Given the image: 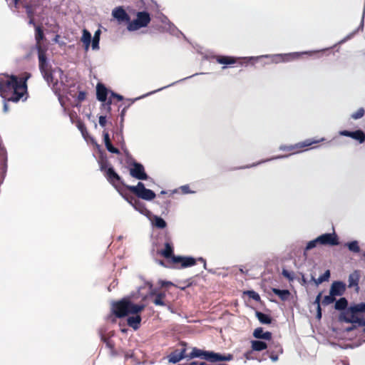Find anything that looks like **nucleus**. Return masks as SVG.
Segmentation results:
<instances>
[{
    "instance_id": "f257e3e1",
    "label": "nucleus",
    "mask_w": 365,
    "mask_h": 365,
    "mask_svg": "<svg viewBox=\"0 0 365 365\" xmlns=\"http://www.w3.org/2000/svg\"><path fill=\"white\" fill-rule=\"evenodd\" d=\"M30 74L18 78L16 76L0 79V96L4 99V112L9 110L7 102H18L27 93L26 81Z\"/></svg>"
},
{
    "instance_id": "f03ea898",
    "label": "nucleus",
    "mask_w": 365,
    "mask_h": 365,
    "mask_svg": "<svg viewBox=\"0 0 365 365\" xmlns=\"http://www.w3.org/2000/svg\"><path fill=\"white\" fill-rule=\"evenodd\" d=\"M347 304L348 302L344 297L340 298L335 303L336 309L343 310L339 317V321L353 324V327L346 329L347 331L361 327L365 333V303L355 304L346 309Z\"/></svg>"
},
{
    "instance_id": "7ed1b4c3",
    "label": "nucleus",
    "mask_w": 365,
    "mask_h": 365,
    "mask_svg": "<svg viewBox=\"0 0 365 365\" xmlns=\"http://www.w3.org/2000/svg\"><path fill=\"white\" fill-rule=\"evenodd\" d=\"M38 61L40 71L49 86L57 94L61 92L62 86L65 85L64 79L66 78L59 67H52L47 61L44 51L39 48Z\"/></svg>"
},
{
    "instance_id": "20e7f679",
    "label": "nucleus",
    "mask_w": 365,
    "mask_h": 365,
    "mask_svg": "<svg viewBox=\"0 0 365 365\" xmlns=\"http://www.w3.org/2000/svg\"><path fill=\"white\" fill-rule=\"evenodd\" d=\"M145 307V304H135L125 298L112 304L113 312L119 318L134 314L127 319L128 325L134 330H137L140 327L141 317L138 313L143 311Z\"/></svg>"
},
{
    "instance_id": "39448f33",
    "label": "nucleus",
    "mask_w": 365,
    "mask_h": 365,
    "mask_svg": "<svg viewBox=\"0 0 365 365\" xmlns=\"http://www.w3.org/2000/svg\"><path fill=\"white\" fill-rule=\"evenodd\" d=\"M106 177L108 182L115 188L118 187V184L123 185L139 198L150 201L155 197V193L153 190L145 188V185L141 182H138L135 186L124 185L120 177L115 172L112 167L108 168L106 170Z\"/></svg>"
},
{
    "instance_id": "423d86ee",
    "label": "nucleus",
    "mask_w": 365,
    "mask_h": 365,
    "mask_svg": "<svg viewBox=\"0 0 365 365\" xmlns=\"http://www.w3.org/2000/svg\"><path fill=\"white\" fill-rule=\"evenodd\" d=\"M191 358H200L212 363L217 361H230L233 359L230 354L223 355L210 351H203L197 348H193L190 354Z\"/></svg>"
},
{
    "instance_id": "0eeeda50",
    "label": "nucleus",
    "mask_w": 365,
    "mask_h": 365,
    "mask_svg": "<svg viewBox=\"0 0 365 365\" xmlns=\"http://www.w3.org/2000/svg\"><path fill=\"white\" fill-rule=\"evenodd\" d=\"M151 18L147 11H138L135 14V19L133 21L130 20L127 25V29L129 31H135L142 28L148 26L150 22Z\"/></svg>"
},
{
    "instance_id": "6e6552de",
    "label": "nucleus",
    "mask_w": 365,
    "mask_h": 365,
    "mask_svg": "<svg viewBox=\"0 0 365 365\" xmlns=\"http://www.w3.org/2000/svg\"><path fill=\"white\" fill-rule=\"evenodd\" d=\"M149 287L148 297H152L153 303L156 306L165 307L168 305V301L166 299V294L164 292H158L157 289L153 288L150 282H148Z\"/></svg>"
},
{
    "instance_id": "1a4fd4ad",
    "label": "nucleus",
    "mask_w": 365,
    "mask_h": 365,
    "mask_svg": "<svg viewBox=\"0 0 365 365\" xmlns=\"http://www.w3.org/2000/svg\"><path fill=\"white\" fill-rule=\"evenodd\" d=\"M315 51H305V52H294L289 53H279V54H273L272 56V63H285L289 62L294 60V58H298L302 54H309L314 53Z\"/></svg>"
},
{
    "instance_id": "9d476101",
    "label": "nucleus",
    "mask_w": 365,
    "mask_h": 365,
    "mask_svg": "<svg viewBox=\"0 0 365 365\" xmlns=\"http://www.w3.org/2000/svg\"><path fill=\"white\" fill-rule=\"evenodd\" d=\"M130 175L138 180H143L148 178L143 165L139 163L133 162L129 168Z\"/></svg>"
},
{
    "instance_id": "9b49d317",
    "label": "nucleus",
    "mask_w": 365,
    "mask_h": 365,
    "mask_svg": "<svg viewBox=\"0 0 365 365\" xmlns=\"http://www.w3.org/2000/svg\"><path fill=\"white\" fill-rule=\"evenodd\" d=\"M324 140V138H321L319 140H311L308 139L304 142L299 143H297V144L292 145H280L279 149L280 150H283V151H294L295 149H301V148L309 146L314 143L322 142Z\"/></svg>"
},
{
    "instance_id": "f8f14e48",
    "label": "nucleus",
    "mask_w": 365,
    "mask_h": 365,
    "mask_svg": "<svg viewBox=\"0 0 365 365\" xmlns=\"http://www.w3.org/2000/svg\"><path fill=\"white\" fill-rule=\"evenodd\" d=\"M320 245L334 246L339 245L337 235L335 232L325 233L317 237Z\"/></svg>"
},
{
    "instance_id": "ddd939ff",
    "label": "nucleus",
    "mask_w": 365,
    "mask_h": 365,
    "mask_svg": "<svg viewBox=\"0 0 365 365\" xmlns=\"http://www.w3.org/2000/svg\"><path fill=\"white\" fill-rule=\"evenodd\" d=\"M160 21L163 24L162 26L161 31H167L173 35H177L180 33V31L175 27L174 24H173L170 20L165 16L164 14H160L158 17Z\"/></svg>"
},
{
    "instance_id": "4468645a",
    "label": "nucleus",
    "mask_w": 365,
    "mask_h": 365,
    "mask_svg": "<svg viewBox=\"0 0 365 365\" xmlns=\"http://www.w3.org/2000/svg\"><path fill=\"white\" fill-rule=\"evenodd\" d=\"M173 262L175 264L180 263L181 268L190 267L196 264V259L192 257L173 256Z\"/></svg>"
},
{
    "instance_id": "2eb2a0df",
    "label": "nucleus",
    "mask_w": 365,
    "mask_h": 365,
    "mask_svg": "<svg viewBox=\"0 0 365 365\" xmlns=\"http://www.w3.org/2000/svg\"><path fill=\"white\" fill-rule=\"evenodd\" d=\"M112 16L115 18L119 23L126 22L129 24L130 18L129 15L125 12V11L120 6L115 8L112 11Z\"/></svg>"
},
{
    "instance_id": "dca6fc26",
    "label": "nucleus",
    "mask_w": 365,
    "mask_h": 365,
    "mask_svg": "<svg viewBox=\"0 0 365 365\" xmlns=\"http://www.w3.org/2000/svg\"><path fill=\"white\" fill-rule=\"evenodd\" d=\"M346 289V284L340 281L334 282L330 288V294L336 296H341L344 294Z\"/></svg>"
},
{
    "instance_id": "f3484780",
    "label": "nucleus",
    "mask_w": 365,
    "mask_h": 365,
    "mask_svg": "<svg viewBox=\"0 0 365 365\" xmlns=\"http://www.w3.org/2000/svg\"><path fill=\"white\" fill-rule=\"evenodd\" d=\"M96 96L99 101L105 102L107 99V89L102 84H98L96 87Z\"/></svg>"
},
{
    "instance_id": "a211bd4d",
    "label": "nucleus",
    "mask_w": 365,
    "mask_h": 365,
    "mask_svg": "<svg viewBox=\"0 0 365 365\" xmlns=\"http://www.w3.org/2000/svg\"><path fill=\"white\" fill-rule=\"evenodd\" d=\"M253 336L257 339L269 340L272 338V333L269 331L264 332L262 327H259L255 329Z\"/></svg>"
},
{
    "instance_id": "6ab92c4d",
    "label": "nucleus",
    "mask_w": 365,
    "mask_h": 365,
    "mask_svg": "<svg viewBox=\"0 0 365 365\" xmlns=\"http://www.w3.org/2000/svg\"><path fill=\"white\" fill-rule=\"evenodd\" d=\"M359 281V274L357 271H355L349 276V287H356V290L359 289L358 284Z\"/></svg>"
},
{
    "instance_id": "aec40b11",
    "label": "nucleus",
    "mask_w": 365,
    "mask_h": 365,
    "mask_svg": "<svg viewBox=\"0 0 365 365\" xmlns=\"http://www.w3.org/2000/svg\"><path fill=\"white\" fill-rule=\"evenodd\" d=\"M160 254L165 258L173 257V246L171 242H166L165 243V248L160 251Z\"/></svg>"
},
{
    "instance_id": "412c9836",
    "label": "nucleus",
    "mask_w": 365,
    "mask_h": 365,
    "mask_svg": "<svg viewBox=\"0 0 365 365\" xmlns=\"http://www.w3.org/2000/svg\"><path fill=\"white\" fill-rule=\"evenodd\" d=\"M150 221L153 226L159 229H163L167 225L166 222L162 217L157 215H153Z\"/></svg>"
},
{
    "instance_id": "4be33fe9",
    "label": "nucleus",
    "mask_w": 365,
    "mask_h": 365,
    "mask_svg": "<svg viewBox=\"0 0 365 365\" xmlns=\"http://www.w3.org/2000/svg\"><path fill=\"white\" fill-rule=\"evenodd\" d=\"M101 31L100 29H98L94 33L93 37H91V47L94 51H98L100 48L99 42H100V36Z\"/></svg>"
},
{
    "instance_id": "5701e85b",
    "label": "nucleus",
    "mask_w": 365,
    "mask_h": 365,
    "mask_svg": "<svg viewBox=\"0 0 365 365\" xmlns=\"http://www.w3.org/2000/svg\"><path fill=\"white\" fill-rule=\"evenodd\" d=\"M196 75H198V73H195V74H194V75H192V76H188V77H187V78H182V79H181V80L178 81V82L182 81H184V80H186L187 78H191V77H192V76H196ZM176 83H178V81L174 82V83H171V84H170V85H168V86H164V87H163V88H159V89H157V90H155V91H153L149 92V93H146V94H145V95H143V96H142L138 97V98H135V100L132 101V103H133L135 101H137V100H139V99L143 98H145V97H146V96H150V95H152V94H153V93H156V92L160 91H162V90H163V89H165V88H168V87H170V86H173V85H175Z\"/></svg>"
},
{
    "instance_id": "b1692460",
    "label": "nucleus",
    "mask_w": 365,
    "mask_h": 365,
    "mask_svg": "<svg viewBox=\"0 0 365 365\" xmlns=\"http://www.w3.org/2000/svg\"><path fill=\"white\" fill-rule=\"evenodd\" d=\"M217 61L220 64L230 65L235 63L237 62V58L230 56H217Z\"/></svg>"
},
{
    "instance_id": "393cba45",
    "label": "nucleus",
    "mask_w": 365,
    "mask_h": 365,
    "mask_svg": "<svg viewBox=\"0 0 365 365\" xmlns=\"http://www.w3.org/2000/svg\"><path fill=\"white\" fill-rule=\"evenodd\" d=\"M44 37L43 30L41 29L40 26H36V33H35V39L37 43V48H38V53H39V47L42 51H43L40 46L41 41L43 40Z\"/></svg>"
},
{
    "instance_id": "a878e982",
    "label": "nucleus",
    "mask_w": 365,
    "mask_h": 365,
    "mask_svg": "<svg viewBox=\"0 0 365 365\" xmlns=\"http://www.w3.org/2000/svg\"><path fill=\"white\" fill-rule=\"evenodd\" d=\"M101 340L106 344V346L110 349V354L113 356H116L117 353L114 349V344L113 341L110 339L106 337V336H104L103 334H101Z\"/></svg>"
},
{
    "instance_id": "bb28decb",
    "label": "nucleus",
    "mask_w": 365,
    "mask_h": 365,
    "mask_svg": "<svg viewBox=\"0 0 365 365\" xmlns=\"http://www.w3.org/2000/svg\"><path fill=\"white\" fill-rule=\"evenodd\" d=\"M267 344L262 341H252V349L254 351H260L267 349Z\"/></svg>"
},
{
    "instance_id": "cd10ccee",
    "label": "nucleus",
    "mask_w": 365,
    "mask_h": 365,
    "mask_svg": "<svg viewBox=\"0 0 365 365\" xmlns=\"http://www.w3.org/2000/svg\"><path fill=\"white\" fill-rule=\"evenodd\" d=\"M256 316H257V318L258 319V320L262 324H269L272 322L270 317L266 314L262 313V312H257Z\"/></svg>"
},
{
    "instance_id": "c85d7f7f",
    "label": "nucleus",
    "mask_w": 365,
    "mask_h": 365,
    "mask_svg": "<svg viewBox=\"0 0 365 365\" xmlns=\"http://www.w3.org/2000/svg\"><path fill=\"white\" fill-rule=\"evenodd\" d=\"M127 107L124 108L120 113L121 120H120V129L118 133H116V137L118 138V140L120 141L121 143H123V120H124V115L126 112Z\"/></svg>"
},
{
    "instance_id": "c756f323",
    "label": "nucleus",
    "mask_w": 365,
    "mask_h": 365,
    "mask_svg": "<svg viewBox=\"0 0 365 365\" xmlns=\"http://www.w3.org/2000/svg\"><path fill=\"white\" fill-rule=\"evenodd\" d=\"M272 292L277 295L282 300H286L289 295V292L287 289H279L277 288H273Z\"/></svg>"
},
{
    "instance_id": "7c9ffc66",
    "label": "nucleus",
    "mask_w": 365,
    "mask_h": 365,
    "mask_svg": "<svg viewBox=\"0 0 365 365\" xmlns=\"http://www.w3.org/2000/svg\"><path fill=\"white\" fill-rule=\"evenodd\" d=\"M330 277V271L327 270L323 274L319 276V278L315 279L314 277H312V280L315 282L317 285L322 284V282L327 281Z\"/></svg>"
},
{
    "instance_id": "2f4dec72",
    "label": "nucleus",
    "mask_w": 365,
    "mask_h": 365,
    "mask_svg": "<svg viewBox=\"0 0 365 365\" xmlns=\"http://www.w3.org/2000/svg\"><path fill=\"white\" fill-rule=\"evenodd\" d=\"M351 138L358 140L360 143H362L365 140V134L362 130H357L356 131H353Z\"/></svg>"
},
{
    "instance_id": "473e14b6",
    "label": "nucleus",
    "mask_w": 365,
    "mask_h": 365,
    "mask_svg": "<svg viewBox=\"0 0 365 365\" xmlns=\"http://www.w3.org/2000/svg\"><path fill=\"white\" fill-rule=\"evenodd\" d=\"M346 247H348V249L353 252L358 253L360 252V247L359 246V242L356 240H354L350 242H347L345 245Z\"/></svg>"
},
{
    "instance_id": "72a5a7b5",
    "label": "nucleus",
    "mask_w": 365,
    "mask_h": 365,
    "mask_svg": "<svg viewBox=\"0 0 365 365\" xmlns=\"http://www.w3.org/2000/svg\"><path fill=\"white\" fill-rule=\"evenodd\" d=\"M81 41L83 43H91V33L86 29H84L82 31V36L81 38Z\"/></svg>"
},
{
    "instance_id": "f704fd0d",
    "label": "nucleus",
    "mask_w": 365,
    "mask_h": 365,
    "mask_svg": "<svg viewBox=\"0 0 365 365\" xmlns=\"http://www.w3.org/2000/svg\"><path fill=\"white\" fill-rule=\"evenodd\" d=\"M124 357L125 361H128V359H132L133 363L132 365L138 364L139 361L136 359H135L134 352L132 350H129L124 352Z\"/></svg>"
},
{
    "instance_id": "c9c22d12",
    "label": "nucleus",
    "mask_w": 365,
    "mask_h": 365,
    "mask_svg": "<svg viewBox=\"0 0 365 365\" xmlns=\"http://www.w3.org/2000/svg\"><path fill=\"white\" fill-rule=\"evenodd\" d=\"M0 155L2 157V163H1L2 168H3L4 171L5 172L6 170V167H7V164H6L7 158H6V150L2 148H0Z\"/></svg>"
},
{
    "instance_id": "e433bc0d",
    "label": "nucleus",
    "mask_w": 365,
    "mask_h": 365,
    "mask_svg": "<svg viewBox=\"0 0 365 365\" xmlns=\"http://www.w3.org/2000/svg\"><path fill=\"white\" fill-rule=\"evenodd\" d=\"M318 238L317 237L316 239L313 240H311L309 241L307 244V246L305 247V250H304V252L308 251V250H310L314 247H316L318 245H319V242L318 241Z\"/></svg>"
},
{
    "instance_id": "4c0bfd02",
    "label": "nucleus",
    "mask_w": 365,
    "mask_h": 365,
    "mask_svg": "<svg viewBox=\"0 0 365 365\" xmlns=\"http://www.w3.org/2000/svg\"><path fill=\"white\" fill-rule=\"evenodd\" d=\"M335 301V297L329 293V295L325 296L322 301L323 305H329Z\"/></svg>"
},
{
    "instance_id": "58836bf2",
    "label": "nucleus",
    "mask_w": 365,
    "mask_h": 365,
    "mask_svg": "<svg viewBox=\"0 0 365 365\" xmlns=\"http://www.w3.org/2000/svg\"><path fill=\"white\" fill-rule=\"evenodd\" d=\"M183 358L182 354H173L169 356V362L176 364Z\"/></svg>"
},
{
    "instance_id": "ea45409f",
    "label": "nucleus",
    "mask_w": 365,
    "mask_h": 365,
    "mask_svg": "<svg viewBox=\"0 0 365 365\" xmlns=\"http://www.w3.org/2000/svg\"><path fill=\"white\" fill-rule=\"evenodd\" d=\"M288 156H289V155H277V156H274V157H272V158H270L266 159V160H262V161L258 162V163H257L256 164H253V165H252L250 167L255 166V165H259V164H261V163H265V162H268V161H271V160H274L285 158H287Z\"/></svg>"
},
{
    "instance_id": "a19ab883",
    "label": "nucleus",
    "mask_w": 365,
    "mask_h": 365,
    "mask_svg": "<svg viewBox=\"0 0 365 365\" xmlns=\"http://www.w3.org/2000/svg\"><path fill=\"white\" fill-rule=\"evenodd\" d=\"M364 115V108H359L356 112L351 114V118L353 119L357 120L361 118H362Z\"/></svg>"
},
{
    "instance_id": "79ce46f5",
    "label": "nucleus",
    "mask_w": 365,
    "mask_h": 365,
    "mask_svg": "<svg viewBox=\"0 0 365 365\" xmlns=\"http://www.w3.org/2000/svg\"><path fill=\"white\" fill-rule=\"evenodd\" d=\"M102 106H101V110L103 112H106V113H109L111 110V108H110V105H111V101H108V102L105 101V102H102Z\"/></svg>"
},
{
    "instance_id": "37998d69",
    "label": "nucleus",
    "mask_w": 365,
    "mask_h": 365,
    "mask_svg": "<svg viewBox=\"0 0 365 365\" xmlns=\"http://www.w3.org/2000/svg\"><path fill=\"white\" fill-rule=\"evenodd\" d=\"M282 273V275L284 277H286L287 279H288L289 281H292L294 278V273L289 272L287 269H283Z\"/></svg>"
},
{
    "instance_id": "c03bdc74",
    "label": "nucleus",
    "mask_w": 365,
    "mask_h": 365,
    "mask_svg": "<svg viewBox=\"0 0 365 365\" xmlns=\"http://www.w3.org/2000/svg\"><path fill=\"white\" fill-rule=\"evenodd\" d=\"M247 294L250 298H252V299H254L257 302L259 301V299H260V297H259V294H257L255 291H248Z\"/></svg>"
},
{
    "instance_id": "a18cd8bd",
    "label": "nucleus",
    "mask_w": 365,
    "mask_h": 365,
    "mask_svg": "<svg viewBox=\"0 0 365 365\" xmlns=\"http://www.w3.org/2000/svg\"><path fill=\"white\" fill-rule=\"evenodd\" d=\"M106 149L111 153H115V154H119L120 152L118 150V149L114 148L113 146V145L110 143H108L106 145Z\"/></svg>"
},
{
    "instance_id": "49530a36",
    "label": "nucleus",
    "mask_w": 365,
    "mask_h": 365,
    "mask_svg": "<svg viewBox=\"0 0 365 365\" xmlns=\"http://www.w3.org/2000/svg\"><path fill=\"white\" fill-rule=\"evenodd\" d=\"M272 56H273V54H265V55H262V56H257V57L251 56V57H246L244 58L247 59V60H253V59H258V58H270L272 61Z\"/></svg>"
},
{
    "instance_id": "de8ad7c7",
    "label": "nucleus",
    "mask_w": 365,
    "mask_h": 365,
    "mask_svg": "<svg viewBox=\"0 0 365 365\" xmlns=\"http://www.w3.org/2000/svg\"><path fill=\"white\" fill-rule=\"evenodd\" d=\"M107 120H106V116L105 115H101L99 117V125L101 127H105L106 125Z\"/></svg>"
},
{
    "instance_id": "09e8293b",
    "label": "nucleus",
    "mask_w": 365,
    "mask_h": 365,
    "mask_svg": "<svg viewBox=\"0 0 365 365\" xmlns=\"http://www.w3.org/2000/svg\"><path fill=\"white\" fill-rule=\"evenodd\" d=\"M352 133H353V131H349V130L339 131L340 135L350 137V138H352Z\"/></svg>"
},
{
    "instance_id": "8fccbe9b",
    "label": "nucleus",
    "mask_w": 365,
    "mask_h": 365,
    "mask_svg": "<svg viewBox=\"0 0 365 365\" xmlns=\"http://www.w3.org/2000/svg\"><path fill=\"white\" fill-rule=\"evenodd\" d=\"M103 140H104V143H105V145L108 143H110V138H109V134L107 131H103Z\"/></svg>"
},
{
    "instance_id": "3c124183",
    "label": "nucleus",
    "mask_w": 365,
    "mask_h": 365,
    "mask_svg": "<svg viewBox=\"0 0 365 365\" xmlns=\"http://www.w3.org/2000/svg\"><path fill=\"white\" fill-rule=\"evenodd\" d=\"M321 297H322V293H319L316 299H315V301H314V304L317 305V309H319L320 307V300H321Z\"/></svg>"
},
{
    "instance_id": "603ef678",
    "label": "nucleus",
    "mask_w": 365,
    "mask_h": 365,
    "mask_svg": "<svg viewBox=\"0 0 365 365\" xmlns=\"http://www.w3.org/2000/svg\"><path fill=\"white\" fill-rule=\"evenodd\" d=\"M158 284L161 287H167V286H169V285H173V283L171 282L164 281V280H159Z\"/></svg>"
},
{
    "instance_id": "864d4df0",
    "label": "nucleus",
    "mask_w": 365,
    "mask_h": 365,
    "mask_svg": "<svg viewBox=\"0 0 365 365\" xmlns=\"http://www.w3.org/2000/svg\"><path fill=\"white\" fill-rule=\"evenodd\" d=\"M86 98V93L83 91H80L78 96V99L79 101H83Z\"/></svg>"
},
{
    "instance_id": "5fc2aeb1",
    "label": "nucleus",
    "mask_w": 365,
    "mask_h": 365,
    "mask_svg": "<svg viewBox=\"0 0 365 365\" xmlns=\"http://www.w3.org/2000/svg\"><path fill=\"white\" fill-rule=\"evenodd\" d=\"M181 190L183 192V193H190L191 192L189 186L188 185H183L181 187Z\"/></svg>"
},
{
    "instance_id": "6e6d98bb",
    "label": "nucleus",
    "mask_w": 365,
    "mask_h": 365,
    "mask_svg": "<svg viewBox=\"0 0 365 365\" xmlns=\"http://www.w3.org/2000/svg\"><path fill=\"white\" fill-rule=\"evenodd\" d=\"M251 354H252V351H247L246 353H245L244 356H245V358L247 360H250L252 359V356H251Z\"/></svg>"
},
{
    "instance_id": "4d7b16f0",
    "label": "nucleus",
    "mask_w": 365,
    "mask_h": 365,
    "mask_svg": "<svg viewBox=\"0 0 365 365\" xmlns=\"http://www.w3.org/2000/svg\"><path fill=\"white\" fill-rule=\"evenodd\" d=\"M112 96L116 98L118 101H122L123 99V97L121 95L115 93H112Z\"/></svg>"
},
{
    "instance_id": "13d9d810",
    "label": "nucleus",
    "mask_w": 365,
    "mask_h": 365,
    "mask_svg": "<svg viewBox=\"0 0 365 365\" xmlns=\"http://www.w3.org/2000/svg\"><path fill=\"white\" fill-rule=\"evenodd\" d=\"M106 162L101 161L100 162V168L101 170H104L106 169Z\"/></svg>"
},
{
    "instance_id": "bf43d9fd",
    "label": "nucleus",
    "mask_w": 365,
    "mask_h": 365,
    "mask_svg": "<svg viewBox=\"0 0 365 365\" xmlns=\"http://www.w3.org/2000/svg\"><path fill=\"white\" fill-rule=\"evenodd\" d=\"M78 128L81 130V132L82 133V134L84 135V131L86 130V128L84 127V125H81V124H79L78 125Z\"/></svg>"
},
{
    "instance_id": "052dcab7",
    "label": "nucleus",
    "mask_w": 365,
    "mask_h": 365,
    "mask_svg": "<svg viewBox=\"0 0 365 365\" xmlns=\"http://www.w3.org/2000/svg\"><path fill=\"white\" fill-rule=\"evenodd\" d=\"M190 365H205V362H199V361H192L190 364Z\"/></svg>"
},
{
    "instance_id": "680f3d73",
    "label": "nucleus",
    "mask_w": 365,
    "mask_h": 365,
    "mask_svg": "<svg viewBox=\"0 0 365 365\" xmlns=\"http://www.w3.org/2000/svg\"><path fill=\"white\" fill-rule=\"evenodd\" d=\"M165 307L168 309V310H169L171 313H174V312H174V310H173V308H172V307L170 306V304L169 302H168V305H165Z\"/></svg>"
},
{
    "instance_id": "e2e57ef3",
    "label": "nucleus",
    "mask_w": 365,
    "mask_h": 365,
    "mask_svg": "<svg viewBox=\"0 0 365 365\" xmlns=\"http://www.w3.org/2000/svg\"><path fill=\"white\" fill-rule=\"evenodd\" d=\"M91 43H83V46H84V50H85L86 51H88Z\"/></svg>"
},
{
    "instance_id": "0e129e2a",
    "label": "nucleus",
    "mask_w": 365,
    "mask_h": 365,
    "mask_svg": "<svg viewBox=\"0 0 365 365\" xmlns=\"http://www.w3.org/2000/svg\"><path fill=\"white\" fill-rule=\"evenodd\" d=\"M270 359L272 361H277L278 360V356L272 354Z\"/></svg>"
},
{
    "instance_id": "69168bd1",
    "label": "nucleus",
    "mask_w": 365,
    "mask_h": 365,
    "mask_svg": "<svg viewBox=\"0 0 365 365\" xmlns=\"http://www.w3.org/2000/svg\"><path fill=\"white\" fill-rule=\"evenodd\" d=\"M198 260L203 263L204 268L205 269L206 268V261H205V259H203L202 257H200L198 259Z\"/></svg>"
},
{
    "instance_id": "338daca9",
    "label": "nucleus",
    "mask_w": 365,
    "mask_h": 365,
    "mask_svg": "<svg viewBox=\"0 0 365 365\" xmlns=\"http://www.w3.org/2000/svg\"><path fill=\"white\" fill-rule=\"evenodd\" d=\"M322 317V312H321V308L319 309H317V318L320 319Z\"/></svg>"
},
{
    "instance_id": "774afa93",
    "label": "nucleus",
    "mask_w": 365,
    "mask_h": 365,
    "mask_svg": "<svg viewBox=\"0 0 365 365\" xmlns=\"http://www.w3.org/2000/svg\"><path fill=\"white\" fill-rule=\"evenodd\" d=\"M29 24L35 25L34 21V19H31L29 20Z\"/></svg>"
}]
</instances>
